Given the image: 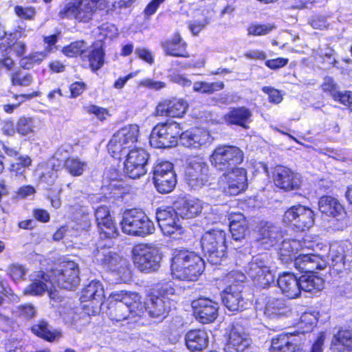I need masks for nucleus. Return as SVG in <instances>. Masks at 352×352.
Masks as SVG:
<instances>
[{
    "label": "nucleus",
    "instance_id": "obj_1",
    "mask_svg": "<svg viewBox=\"0 0 352 352\" xmlns=\"http://www.w3.org/2000/svg\"><path fill=\"white\" fill-rule=\"evenodd\" d=\"M109 300L108 314L113 320L136 322L144 314V304L136 292L115 291L110 294Z\"/></svg>",
    "mask_w": 352,
    "mask_h": 352
},
{
    "label": "nucleus",
    "instance_id": "obj_2",
    "mask_svg": "<svg viewBox=\"0 0 352 352\" xmlns=\"http://www.w3.org/2000/svg\"><path fill=\"white\" fill-rule=\"evenodd\" d=\"M327 264V261L324 256L318 254H302L298 256L294 261V266L299 272L305 273L299 278L300 292H318L323 288V279L314 273L316 270L324 269Z\"/></svg>",
    "mask_w": 352,
    "mask_h": 352
},
{
    "label": "nucleus",
    "instance_id": "obj_3",
    "mask_svg": "<svg viewBox=\"0 0 352 352\" xmlns=\"http://www.w3.org/2000/svg\"><path fill=\"white\" fill-rule=\"evenodd\" d=\"M170 267L174 278L195 281L203 273L205 263L195 252L182 250L174 252Z\"/></svg>",
    "mask_w": 352,
    "mask_h": 352
},
{
    "label": "nucleus",
    "instance_id": "obj_4",
    "mask_svg": "<svg viewBox=\"0 0 352 352\" xmlns=\"http://www.w3.org/2000/svg\"><path fill=\"white\" fill-rule=\"evenodd\" d=\"M200 245L208 262L219 265L226 256V232L220 229L207 231L202 235Z\"/></svg>",
    "mask_w": 352,
    "mask_h": 352
},
{
    "label": "nucleus",
    "instance_id": "obj_5",
    "mask_svg": "<svg viewBox=\"0 0 352 352\" xmlns=\"http://www.w3.org/2000/svg\"><path fill=\"white\" fill-rule=\"evenodd\" d=\"M122 231L129 235L144 237L153 233V222L142 210L133 208L124 212L120 223Z\"/></svg>",
    "mask_w": 352,
    "mask_h": 352
},
{
    "label": "nucleus",
    "instance_id": "obj_6",
    "mask_svg": "<svg viewBox=\"0 0 352 352\" xmlns=\"http://www.w3.org/2000/svg\"><path fill=\"white\" fill-rule=\"evenodd\" d=\"M244 158L243 151L237 146L223 144L217 146L209 157L211 166L219 172L238 168Z\"/></svg>",
    "mask_w": 352,
    "mask_h": 352
},
{
    "label": "nucleus",
    "instance_id": "obj_7",
    "mask_svg": "<svg viewBox=\"0 0 352 352\" xmlns=\"http://www.w3.org/2000/svg\"><path fill=\"white\" fill-rule=\"evenodd\" d=\"M133 259L137 268L145 273L157 271L162 260L160 248L153 244H138L132 250Z\"/></svg>",
    "mask_w": 352,
    "mask_h": 352
},
{
    "label": "nucleus",
    "instance_id": "obj_8",
    "mask_svg": "<svg viewBox=\"0 0 352 352\" xmlns=\"http://www.w3.org/2000/svg\"><path fill=\"white\" fill-rule=\"evenodd\" d=\"M182 129L175 122L157 124L152 130L149 142L155 148H170L177 144Z\"/></svg>",
    "mask_w": 352,
    "mask_h": 352
},
{
    "label": "nucleus",
    "instance_id": "obj_9",
    "mask_svg": "<svg viewBox=\"0 0 352 352\" xmlns=\"http://www.w3.org/2000/svg\"><path fill=\"white\" fill-rule=\"evenodd\" d=\"M246 273L254 285L262 288H265L274 282V276L270 267L269 256L266 254L252 257L246 267Z\"/></svg>",
    "mask_w": 352,
    "mask_h": 352
},
{
    "label": "nucleus",
    "instance_id": "obj_10",
    "mask_svg": "<svg viewBox=\"0 0 352 352\" xmlns=\"http://www.w3.org/2000/svg\"><path fill=\"white\" fill-rule=\"evenodd\" d=\"M218 185L222 192L228 195L239 194L248 187L246 170L238 167L223 173L219 178Z\"/></svg>",
    "mask_w": 352,
    "mask_h": 352
},
{
    "label": "nucleus",
    "instance_id": "obj_11",
    "mask_svg": "<svg viewBox=\"0 0 352 352\" xmlns=\"http://www.w3.org/2000/svg\"><path fill=\"white\" fill-rule=\"evenodd\" d=\"M283 221L298 231H305L314 226L315 214L310 208L298 204L285 212Z\"/></svg>",
    "mask_w": 352,
    "mask_h": 352
},
{
    "label": "nucleus",
    "instance_id": "obj_12",
    "mask_svg": "<svg viewBox=\"0 0 352 352\" xmlns=\"http://www.w3.org/2000/svg\"><path fill=\"white\" fill-rule=\"evenodd\" d=\"M52 281L58 287L72 290L80 283L78 265L74 261L61 263L52 272Z\"/></svg>",
    "mask_w": 352,
    "mask_h": 352
},
{
    "label": "nucleus",
    "instance_id": "obj_13",
    "mask_svg": "<svg viewBox=\"0 0 352 352\" xmlns=\"http://www.w3.org/2000/svg\"><path fill=\"white\" fill-rule=\"evenodd\" d=\"M139 133L138 125H127L114 133L108 144V151L115 156L121 153L124 155L127 149L137 142Z\"/></svg>",
    "mask_w": 352,
    "mask_h": 352
},
{
    "label": "nucleus",
    "instance_id": "obj_14",
    "mask_svg": "<svg viewBox=\"0 0 352 352\" xmlns=\"http://www.w3.org/2000/svg\"><path fill=\"white\" fill-rule=\"evenodd\" d=\"M153 182L157 190L160 193H169L177 184L176 173L173 164L169 162L157 164L153 170Z\"/></svg>",
    "mask_w": 352,
    "mask_h": 352
},
{
    "label": "nucleus",
    "instance_id": "obj_15",
    "mask_svg": "<svg viewBox=\"0 0 352 352\" xmlns=\"http://www.w3.org/2000/svg\"><path fill=\"white\" fill-rule=\"evenodd\" d=\"M124 171L131 179H138L147 172L149 154L143 148H134L127 151Z\"/></svg>",
    "mask_w": 352,
    "mask_h": 352
},
{
    "label": "nucleus",
    "instance_id": "obj_16",
    "mask_svg": "<svg viewBox=\"0 0 352 352\" xmlns=\"http://www.w3.org/2000/svg\"><path fill=\"white\" fill-rule=\"evenodd\" d=\"M99 0H74L59 13L62 18H74L79 22L89 21L96 10Z\"/></svg>",
    "mask_w": 352,
    "mask_h": 352
},
{
    "label": "nucleus",
    "instance_id": "obj_17",
    "mask_svg": "<svg viewBox=\"0 0 352 352\" xmlns=\"http://www.w3.org/2000/svg\"><path fill=\"white\" fill-rule=\"evenodd\" d=\"M324 340L322 336H319L313 344L311 351H306L300 349L293 334H280L272 338L270 349L276 352H322Z\"/></svg>",
    "mask_w": 352,
    "mask_h": 352
},
{
    "label": "nucleus",
    "instance_id": "obj_18",
    "mask_svg": "<svg viewBox=\"0 0 352 352\" xmlns=\"http://www.w3.org/2000/svg\"><path fill=\"white\" fill-rule=\"evenodd\" d=\"M185 179L194 189L205 186L209 184L208 165L201 158L192 160L185 170Z\"/></svg>",
    "mask_w": 352,
    "mask_h": 352
},
{
    "label": "nucleus",
    "instance_id": "obj_19",
    "mask_svg": "<svg viewBox=\"0 0 352 352\" xmlns=\"http://www.w3.org/2000/svg\"><path fill=\"white\" fill-rule=\"evenodd\" d=\"M178 217L171 207L159 208L157 210L156 219L164 235L176 239L184 232Z\"/></svg>",
    "mask_w": 352,
    "mask_h": 352
},
{
    "label": "nucleus",
    "instance_id": "obj_20",
    "mask_svg": "<svg viewBox=\"0 0 352 352\" xmlns=\"http://www.w3.org/2000/svg\"><path fill=\"white\" fill-rule=\"evenodd\" d=\"M95 218L100 239L110 240L118 236V229L107 206L98 207L95 210Z\"/></svg>",
    "mask_w": 352,
    "mask_h": 352
},
{
    "label": "nucleus",
    "instance_id": "obj_21",
    "mask_svg": "<svg viewBox=\"0 0 352 352\" xmlns=\"http://www.w3.org/2000/svg\"><path fill=\"white\" fill-rule=\"evenodd\" d=\"M193 314L199 322H213L218 316L219 305L208 298L200 297L192 302Z\"/></svg>",
    "mask_w": 352,
    "mask_h": 352
},
{
    "label": "nucleus",
    "instance_id": "obj_22",
    "mask_svg": "<svg viewBox=\"0 0 352 352\" xmlns=\"http://www.w3.org/2000/svg\"><path fill=\"white\" fill-rule=\"evenodd\" d=\"M252 344V340L246 329L239 322L232 325L225 351L226 352H245Z\"/></svg>",
    "mask_w": 352,
    "mask_h": 352
},
{
    "label": "nucleus",
    "instance_id": "obj_23",
    "mask_svg": "<svg viewBox=\"0 0 352 352\" xmlns=\"http://www.w3.org/2000/svg\"><path fill=\"white\" fill-rule=\"evenodd\" d=\"M329 256L333 268L338 273L350 270L352 264L351 245H331L329 248Z\"/></svg>",
    "mask_w": 352,
    "mask_h": 352
},
{
    "label": "nucleus",
    "instance_id": "obj_24",
    "mask_svg": "<svg viewBox=\"0 0 352 352\" xmlns=\"http://www.w3.org/2000/svg\"><path fill=\"white\" fill-rule=\"evenodd\" d=\"M273 179L275 185L285 191L297 190L301 184V178L298 174L282 166L275 168Z\"/></svg>",
    "mask_w": 352,
    "mask_h": 352
},
{
    "label": "nucleus",
    "instance_id": "obj_25",
    "mask_svg": "<svg viewBox=\"0 0 352 352\" xmlns=\"http://www.w3.org/2000/svg\"><path fill=\"white\" fill-rule=\"evenodd\" d=\"M212 137L208 131L195 128L180 132L179 140L182 144L188 148H200L207 146L212 142Z\"/></svg>",
    "mask_w": 352,
    "mask_h": 352
},
{
    "label": "nucleus",
    "instance_id": "obj_26",
    "mask_svg": "<svg viewBox=\"0 0 352 352\" xmlns=\"http://www.w3.org/2000/svg\"><path fill=\"white\" fill-rule=\"evenodd\" d=\"M283 237V230L278 225L268 221L260 224L257 240L264 245L265 249L272 247Z\"/></svg>",
    "mask_w": 352,
    "mask_h": 352
},
{
    "label": "nucleus",
    "instance_id": "obj_27",
    "mask_svg": "<svg viewBox=\"0 0 352 352\" xmlns=\"http://www.w3.org/2000/svg\"><path fill=\"white\" fill-rule=\"evenodd\" d=\"M242 289L241 285H232L223 290L221 299L228 310L239 311L243 309L245 302L241 294Z\"/></svg>",
    "mask_w": 352,
    "mask_h": 352
},
{
    "label": "nucleus",
    "instance_id": "obj_28",
    "mask_svg": "<svg viewBox=\"0 0 352 352\" xmlns=\"http://www.w3.org/2000/svg\"><path fill=\"white\" fill-rule=\"evenodd\" d=\"M173 305V301L168 297L153 296L146 302L144 309L148 311L151 317L162 319L166 316Z\"/></svg>",
    "mask_w": 352,
    "mask_h": 352
},
{
    "label": "nucleus",
    "instance_id": "obj_29",
    "mask_svg": "<svg viewBox=\"0 0 352 352\" xmlns=\"http://www.w3.org/2000/svg\"><path fill=\"white\" fill-rule=\"evenodd\" d=\"M175 213L182 219H191L198 216L202 211L203 204L199 200L181 199L171 207Z\"/></svg>",
    "mask_w": 352,
    "mask_h": 352
},
{
    "label": "nucleus",
    "instance_id": "obj_30",
    "mask_svg": "<svg viewBox=\"0 0 352 352\" xmlns=\"http://www.w3.org/2000/svg\"><path fill=\"white\" fill-rule=\"evenodd\" d=\"M188 104L182 99L173 98L160 102L156 108L158 116L168 117H182L186 113Z\"/></svg>",
    "mask_w": 352,
    "mask_h": 352
},
{
    "label": "nucleus",
    "instance_id": "obj_31",
    "mask_svg": "<svg viewBox=\"0 0 352 352\" xmlns=\"http://www.w3.org/2000/svg\"><path fill=\"white\" fill-rule=\"evenodd\" d=\"M185 343L190 351H201L208 346V333L201 329L190 330L185 335Z\"/></svg>",
    "mask_w": 352,
    "mask_h": 352
},
{
    "label": "nucleus",
    "instance_id": "obj_32",
    "mask_svg": "<svg viewBox=\"0 0 352 352\" xmlns=\"http://www.w3.org/2000/svg\"><path fill=\"white\" fill-rule=\"evenodd\" d=\"M252 116V111L247 107H234L224 116V120L228 125L234 124L247 129Z\"/></svg>",
    "mask_w": 352,
    "mask_h": 352
},
{
    "label": "nucleus",
    "instance_id": "obj_33",
    "mask_svg": "<svg viewBox=\"0 0 352 352\" xmlns=\"http://www.w3.org/2000/svg\"><path fill=\"white\" fill-rule=\"evenodd\" d=\"M299 282V278L290 273L283 274L277 280V284L282 293L289 298H295L300 295Z\"/></svg>",
    "mask_w": 352,
    "mask_h": 352
},
{
    "label": "nucleus",
    "instance_id": "obj_34",
    "mask_svg": "<svg viewBox=\"0 0 352 352\" xmlns=\"http://www.w3.org/2000/svg\"><path fill=\"white\" fill-rule=\"evenodd\" d=\"M331 349L335 352H352V329L342 327L334 333Z\"/></svg>",
    "mask_w": 352,
    "mask_h": 352
},
{
    "label": "nucleus",
    "instance_id": "obj_35",
    "mask_svg": "<svg viewBox=\"0 0 352 352\" xmlns=\"http://www.w3.org/2000/svg\"><path fill=\"white\" fill-rule=\"evenodd\" d=\"M104 298L103 285L98 280H92L82 290L80 300H94V308L101 307Z\"/></svg>",
    "mask_w": 352,
    "mask_h": 352
},
{
    "label": "nucleus",
    "instance_id": "obj_36",
    "mask_svg": "<svg viewBox=\"0 0 352 352\" xmlns=\"http://www.w3.org/2000/svg\"><path fill=\"white\" fill-rule=\"evenodd\" d=\"M50 277L43 272H38L32 278V283L24 290V294L39 296L51 289L53 281Z\"/></svg>",
    "mask_w": 352,
    "mask_h": 352
},
{
    "label": "nucleus",
    "instance_id": "obj_37",
    "mask_svg": "<svg viewBox=\"0 0 352 352\" xmlns=\"http://www.w3.org/2000/svg\"><path fill=\"white\" fill-rule=\"evenodd\" d=\"M31 330L35 335L50 342L58 341L63 337L60 330L54 329L43 320H38L32 327Z\"/></svg>",
    "mask_w": 352,
    "mask_h": 352
},
{
    "label": "nucleus",
    "instance_id": "obj_38",
    "mask_svg": "<svg viewBox=\"0 0 352 352\" xmlns=\"http://www.w3.org/2000/svg\"><path fill=\"white\" fill-rule=\"evenodd\" d=\"M186 46V43L182 41L178 34H175L171 41H166L162 44L166 55L176 57H189Z\"/></svg>",
    "mask_w": 352,
    "mask_h": 352
},
{
    "label": "nucleus",
    "instance_id": "obj_39",
    "mask_svg": "<svg viewBox=\"0 0 352 352\" xmlns=\"http://www.w3.org/2000/svg\"><path fill=\"white\" fill-rule=\"evenodd\" d=\"M298 246L297 241H283L278 251L279 259L283 263L292 264L298 256H296Z\"/></svg>",
    "mask_w": 352,
    "mask_h": 352
},
{
    "label": "nucleus",
    "instance_id": "obj_40",
    "mask_svg": "<svg viewBox=\"0 0 352 352\" xmlns=\"http://www.w3.org/2000/svg\"><path fill=\"white\" fill-rule=\"evenodd\" d=\"M318 207L322 213L333 217L340 214L343 210L338 201L330 196L322 197L319 200Z\"/></svg>",
    "mask_w": 352,
    "mask_h": 352
},
{
    "label": "nucleus",
    "instance_id": "obj_41",
    "mask_svg": "<svg viewBox=\"0 0 352 352\" xmlns=\"http://www.w3.org/2000/svg\"><path fill=\"white\" fill-rule=\"evenodd\" d=\"M64 166L70 175L78 177L82 175L87 168V164L78 157H68L65 161Z\"/></svg>",
    "mask_w": 352,
    "mask_h": 352
},
{
    "label": "nucleus",
    "instance_id": "obj_42",
    "mask_svg": "<svg viewBox=\"0 0 352 352\" xmlns=\"http://www.w3.org/2000/svg\"><path fill=\"white\" fill-rule=\"evenodd\" d=\"M224 87V83L221 81L214 82L197 81L193 84V90L201 94H212L216 91L222 90Z\"/></svg>",
    "mask_w": 352,
    "mask_h": 352
},
{
    "label": "nucleus",
    "instance_id": "obj_43",
    "mask_svg": "<svg viewBox=\"0 0 352 352\" xmlns=\"http://www.w3.org/2000/svg\"><path fill=\"white\" fill-rule=\"evenodd\" d=\"M87 49L88 45L85 42L78 41L64 47L63 52L67 56L74 57L83 54Z\"/></svg>",
    "mask_w": 352,
    "mask_h": 352
},
{
    "label": "nucleus",
    "instance_id": "obj_44",
    "mask_svg": "<svg viewBox=\"0 0 352 352\" xmlns=\"http://www.w3.org/2000/svg\"><path fill=\"white\" fill-rule=\"evenodd\" d=\"M35 128L33 118L30 117H20L16 123V129L21 135H27L34 131Z\"/></svg>",
    "mask_w": 352,
    "mask_h": 352
},
{
    "label": "nucleus",
    "instance_id": "obj_45",
    "mask_svg": "<svg viewBox=\"0 0 352 352\" xmlns=\"http://www.w3.org/2000/svg\"><path fill=\"white\" fill-rule=\"evenodd\" d=\"M32 160L28 155H20L15 158V161L11 164L10 171L16 175H22L25 168L31 165Z\"/></svg>",
    "mask_w": 352,
    "mask_h": 352
},
{
    "label": "nucleus",
    "instance_id": "obj_46",
    "mask_svg": "<svg viewBox=\"0 0 352 352\" xmlns=\"http://www.w3.org/2000/svg\"><path fill=\"white\" fill-rule=\"evenodd\" d=\"M285 307V303L282 300L274 298L267 302L265 313L269 316H278L283 314L282 310Z\"/></svg>",
    "mask_w": 352,
    "mask_h": 352
},
{
    "label": "nucleus",
    "instance_id": "obj_47",
    "mask_svg": "<svg viewBox=\"0 0 352 352\" xmlns=\"http://www.w3.org/2000/svg\"><path fill=\"white\" fill-rule=\"evenodd\" d=\"M58 177L57 170L55 168L54 165H47L43 168L41 176L40 181L49 186L54 184Z\"/></svg>",
    "mask_w": 352,
    "mask_h": 352
},
{
    "label": "nucleus",
    "instance_id": "obj_48",
    "mask_svg": "<svg viewBox=\"0 0 352 352\" xmlns=\"http://www.w3.org/2000/svg\"><path fill=\"white\" fill-rule=\"evenodd\" d=\"M88 58L90 67L93 70L99 69L104 64V52L100 48L93 50Z\"/></svg>",
    "mask_w": 352,
    "mask_h": 352
},
{
    "label": "nucleus",
    "instance_id": "obj_49",
    "mask_svg": "<svg viewBox=\"0 0 352 352\" xmlns=\"http://www.w3.org/2000/svg\"><path fill=\"white\" fill-rule=\"evenodd\" d=\"M11 80L13 85L27 87L32 82V76L30 74H24L21 70L12 74Z\"/></svg>",
    "mask_w": 352,
    "mask_h": 352
},
{
    "label": "nucleus",
    "instance_id": "obj_50",
    "mask_svg": "<svg viewBox=\"0 0 352 352\" xmlns=\"http://www.w3.org/2000/svg\"><path fill=\"white\" fill-rule=\"evenodd\" d=\"M274 29L275 26L272 24H252L248 28L247 30L248 35L263 36L269 34Z\"/></svg>",
    "mask_w": 352,
    "mask_h": 352
},
{
    "label": "nucleus",
    "instance_id": "obj_51",
    "mask_svg": "<svg viewBox=\"0 0 352 352\" xmlns=\"http://www.w3.org/2000/svg\"><path fill=\"white\" fill-rule=\"evenodd\" d=\"M230 231L234 241L243 239L248 231L247 222L243 223H229Z\"/></svg>",
    "mask_w": 352,
    "mask_h": 352
},
{
    "label": "nucleus",
    "instance_id": "obj_52",
    "mask_svg": "<svg viewBox=\"0 0 352 352\" xmlns=\"http://www.w3.org/2000/svg\"><path fill=\"white\" fill-rule=\"evenodd\" d=\"M114 254L115 253L111 252L109 249L104 248H101L100 249L98 248L95 253V259L98 263L107 267Z\"/></svg>",
    "mask_w": 352,
    "mask_h": 352
},
{
    "label": "nucleus",
    "instance_id": "obj_53",
    "mask_svg": "<svg viewBox=\"0 0 352 352\" xmlns=\"http://www.w3.org/2000/svg\"><path fill=\"white\" fill-rule=\"evenodd\" d=\"M46 56L45 52H36L21 60V65L25 69H30L32 63H41Z\"/></svg>",
    "mask_w": 352,
    "mask_h": 352
},
{
    "label": "nucleus",
    "instance_id": "obj_54",
    "mask_svg": "<svg viewBox=\"0 0 352 352\" xmlns=\"http://www.w3.org/2000/svg\"><path fill=\"white\" fill-rule=\"evenodd\" d=\"M126 267V260L122 258L118 254L115 253L111 258V261L107 267L111 271L120 273Z\"/></svg>",
    "mask_w": 352,
    "mask_h": 352
},
{
    "label": "nucleus",
    "instance_id": "obj_55",
    "mask_svg": "<svg viewBox=\"0 0 352 352\" xmlns=\"http://www.w3.org/2000/svg\"><path fill=\"white\" fill-rule=\"evenodd\" d=\"M210 23V19L206 16L203 20L191 21L188 24V28L194 36H197Z\"/></svg>",
    "mask_w": 352,
    "mask_h": 352
},
{
    "label": "nucleus",
    "instance_id": "obj_56",
    "mask_svg": "<svg viewBox=\"0 0 352 352\" xmlns=\"http://www.w3.org/2000/svg\"><path fill=\"white\" fill-rule=\"evenodd\" d=\"M322 88L324 91L329 92L334 99H336V96H338V87L335 82L334 80L329 76H326L324 78Z\"/></svg>",
    "mask_w": 352,
    "mask_h": 352
},
{
    "label": "nucleus",
    "instance_id": "obj_57",
    "mask_svg": "<svg viewBox=\"0 0 352 352\" xmlns=\"http://www.w3.org/2000/svg\"><path fill=\"white\" fill-rule=\"evenodd\" d=\"M16 14L23 19L33 20L36 15V10L32 7H22L16 6L14 8Z\"/></svg>",
    "mask_w": 352,
    "mask_h": 352
},
{
    "label": "nucleus",
    "instance_id": "obj_58",
    "mask_svg": "<svg viewBox=\"0 0 352 352\" xmlns=\"http://www.w3.org/2000/svg\"><path fill=\"white\" fill-rule=\"evenodd\" d=\"M16 312L19 314V316L30 319L36 316V310L32 305L25 304L19 306Z\"/></svg>",
    "mask_w": 352,
    "mask_h": 352
},
{
    "label": "nucleus",
    "instance_id": "obj_59",
    "mask_svg": "<svg viewBox=\"0 0 352 352\" xmlns=\"http://www.w3.org/2000/svg\"><path fill=\"white\" fill-rule=\"evenodd\" d=\"M9 273L14 280H20L25 276L26 270L23 265L13 264L9 268Z\"/></svg>",
    "mask_w": 352,
    "mask_h": 352
},
{
    "label": "nucleus",
    "instance_id": "obj_60",
    "mask_svg": "<svg viewBox=\"0 0 352 352\" xmlns=\"http://www.w3.org/2000/svg\"><path fill=\"white\" fill-rule=\"evenodd\" d=\"M262 91L268 95L271 102L279 103L283 100L280 91L273 87L265 86L262 88Z\"/></svg>",
    "mask_w": 352,
    "mask_h": 352
},
{
    "label": "nucleus",
    "instance_id": "obj_61",
    "mask_svg": "<svg viewBox=\"0 0 352 352\" xmlns=\"http://www.w3.org/2000/svg\"><path fill=\"white\" fill-rule=\"evenodd\" d=\"M87 111L89 113L94 114L100 120H105L106 116L108 115L106 109L96 105H90L87 107Z\"/></svg>",
    "mask_w": 352,
    "mask_h": 352
},
{
    "label": "nucleus",
    "instance_id": "obj_62",
    "mask_svg": "<svg viewBox=\"0 0 352 352\" xmlns=\"http://www.w3.org/2000/svg\"><path fill=\"white\" fill-rule=\"evenodd\" d=\"M35 188L30 186H23L19 188L16 192V197L19 199H25L30 196H32L35 194Z\"/></svg>",
    "mask_w": 352,
    "mask_h": 352
},
{
    "label": "nucleus",
    "instance_id": "obj_63",
    "mask_svg": "<svg viewBox=\"0 0 352 352\" xmlns=\"http://www.w3.org/2000/svg\"><path fill=\"white\" fill-rule=\"evenodd\" d=\"M94 300H87L86 301L81 300L82 309L86 314L89 316L96 315L100 311V307H98V309H96L94 308Z\"/></svg>",
    "mask_w": 352,
    "mask_h": 352
},
{
    "label": "nucleus",
    "instance_id": "obj_64",
    "mask_svg": "<svg viewBox=\"0 0 352 352\" xmlns=\"http://www.w3.org/2000/svg\"><path fill=\"white\" fill-rule=\"evenodd\" d=\"M0 292L2 293L11 302H17L19 298L14 294L13 291L9 287H5L2 283L0 284Z\"/></svg>",
    "mask_w": 352,
    "mask_h": 352
}]
</instances>
